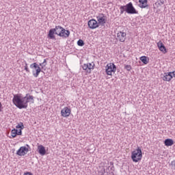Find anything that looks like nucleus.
<instances>
[{"instance_id": "1", "label": "nucleus", "mask_w": 175, "mask_h": 175, "mask_svg": "<svg viewBox=\"0 0 175 175\" xmlns=\"http://www.w3.org/2000/svg\"><path fill=\"white\" fill-rule=\"evenodd\" d=\"M12 102L18 109H27L28 103H35V98L29 94H27L25 97L14 94Z\"/></svg>"}, {"instance_id": "2", "label": "nucleus", "mask_w": 175, "mask_h": 175, "mask_svg": "<svg viewBox=\"0 0 175 175\" xmlns=\"http://www.w3.org/2000/svg\"><path fill=\"white\" fill-rule=\"evenodd\" d=\"M46 65H47V61L46 60V59H44L42 63H40L39 65L36 63L31 64L30 65V68L33 69L32 70L33 76L34 77H38L39 76V73L42 72V69H43V68H44ZM40 66L42 69L40 68Z\"/></svg>"}, {"instance_id": "3", "label": "nucleus", "mask_w": 175, "mask_h": 175, "mask_svg": "<svg viewBox=\"0 0 175 175\" xmlns=\"http://www.w3.org/2000/svg\"><path fill=\"white\" fill-rule=\"evenodd\" d=\"M120 14H124V12L128 14H137L138 12L136 10L132 2L127 3L126 5H121L120 7Z\"/></svg>"}, {"instance_id": "4", "label": "nucleus", "mask_w": 175, "mask_h": 175, "mask_svg": "<svg viewBox=\"0 0 175 175\" xmlns=\"http://www.w3.org/2000/svg\"><path fill=\"white\" fill-rule=\"evenodd\" d=\"M53 30H55V35L61 36L62 38H69V36L70 35V31L69 30H66L61 26H55V28H54Z\"/></svg>"}, {"instance_id": "5", "label": "nucleus", "mask_w": 175, "mask_h": 175, "mask_svg": "<svg viewBox=\"0 0 175 175\" xmlns=\"http://www.w3.org/2000/svg\"><path fill=\"white\" fill-rule=\"evenodd\" d=\"M143 154H142V149L138 147L135 150L133 151L131 153V159L133 162H137L138 161H142Z\"/></svg>"}, {"instance_id": "6", "label": "nucleus", "mask_w": 175, "mask_h": 175, "mask_svg": "<svg viewBox=\"0 0 175 175\" xmlns=\"http://www.w3.org/2000/svg\"><path fill=\"white\" fill-rule=\"evenodd\" d=\"M117 67L113 63H109L105 66V72L108 76H113V73H116Z\"/></svg>"}, {"instance_id": "7", "label": "nucleus", "mask_w": 175, "mask_h": 175, "mask_svg": "<svg viewBox=\"0 0 175 175\" xmlns=\"http://www.w3.org/2000/svg\"><path fill=\"white\" fill-rule=\"evenodd\" d=\"M96 20L98 26L101 25V27H105V24H106L107 21V16L104 14L100 13L96 16Z\"/></svg>"}, {"instance_id": "8", "label": "nucleus", "mask_w": 175, "mask_h": 175, "mask_svg": "<svg viewBox=\"0 0 175 175\" xmlns=\"http://www.w3.org/2000/svg\"><path fill=\"white\" fill-rule=\"evenodd\" d=\"M31 147L29 145L26 144V146H21L16 152V154L19 155V157H24V155H27Z\"/></svg>"}, {"instance_id": "9", "label": "nucleus", "mask_w": 175, "mask_h": 175, "mask_svg": "<svg viewBox=\"0 0 175 175\" xmlns=\"http://www.w3.org/2000/svg\"><path fill=\"white\" fill-rule=\"evenodd\" d=\"M95 68V64L94 62L92 63H87L82 65V68L83 70H85L87 73H91L92 70H94Z\"/></svg>"}, {"instance_id": "10", "label": "nucleus", "mask_w": 175, "mask_h": 175, "mask_svg": "<svg viewBox=\"0 0 175 175\" xmlns=\"http://www.w3.org/2000/svg\"><path fill=\"white\" fill-rule=\"evenodd\" d=\"M88 25L90 29H96V28H99L98 21L95 19H90L88 22Z\"/></svg>"}, {"instance_id": "11", "label": "nucleus", "mask_w": 175, "mask_h": 175, "mask_svg": "<svg viewBox=\"0 0 175 175\" xmlns=\"http://www.w3.org/2000/svg\"><path fill=\"white\" fill-rule=\"evenodd\" d=\"M117 40H119V42H125L126 40V33L124 31H118L117 33Z\"/></svg>"}, {"instance_id": "12", "label": "nucleus", "mask_w": 175, "mask_h": 175, "mask_svg": "<svg viewBox=\"0 0 175 175\" xmlns=\"http://www.w3.org/2000/svg\"><path fill=\"white\" fill-rule=\"evenodd\" d=\"M70 109H69L68 107H66L61 110L62 117H69V116H70Z\"/></svg>"}, {"instance_id": "13", "label": "nucleus", "mask_w": 175, "mask_h": 175, "mask_svg": "<svg viewBox=\"0 0 175 175\" xmlns=\"http://www.w3.org/2000/svg\"><path fill=\"white\" fill-rule=\"evenodd\" d=\"M157 44L159 50H160L161 53H163V54H166V53H167V51H166V47L165 46V45H163V43L159 41V42H157Z\"/></svg>"}, {"instance_id": "14", "label": "nucleus", "mask_w": 175, "mask_h": 175, "mask_svg": "<svg viewBox=\"0 0 175 175\" xmlns=\"http://www.w3.org/2000/svg\"><path fill=\"white\" fill-rule=\"evenodd\" d=\"M173 79V75L172 72H165L163 77V81H170Z\"/></svg>"}, {"instance_id": "15", "label": "nucleus", "mask_w": 175, "mask_h": 175, "mask_svg": "<svg viewBox=\"0 0 175 175\" xmlns=\"http://www.w3.org/2000/svg\"><path fill=\"white\" fill-rule=\"evenodd\" d=\"M139 3L138 4L139 8L141 9H146L148 8V4H147L148 0H139Z\"/></svg>"}, {"instance_id": "16", "label": "nucleus", "mask_w": 175, "mask_h": 175, "mask_svg": "<svg viewBox=\"0 0 175 175\" xmlns=\"http://www.w3.org/2000/svg\"><path fill=\"white\" fill-rule=\"evenodd\" d=\"M38 151L40 155H42V157L46 155V148H44L43 145H39L38 146Z\"/></svg>"}, {"instance_id": "17", "label": "nucleus", "mask_w": 175, "mask_h": 175, "mask_svg": "<svg viewBox=\"0 0 175 175\" xmlns=\"http://www.w3.org/2000/svg\"><path fill=\"white\" fill-rule=\"evenodd\" d=\"M164 144L167 147H170L174 144V141H173V139H166L164 141Z\"/></svg>"}, {"instance_id": "18", "label": "nucleus", "mask_w": 175, "mask_h": 175, "mask_svg": "<svg viewBox=\"0 0 175 175\" xmlns=\"http://www.w3.org/2000/svg\"><path fill=\"white\" fill-rule=\"evenodd\" d=\"M55 33V30H54V29H51L49 31L48 33V38H49V39H55V36H54V34Z\"/></svg>"}, {"instance_id": "19", "label": "nucleus", "mask_w": 175, "mask_h": 175, "mask_svg": "<svg viewBox=\"0 0 175 175\" xmlns=\"http://www.w3.org/2000/svg\"><path fill=\"white\" fill-rule=\"evenodd\" d=\"M140 61L144 64V65H147L148 64V57L146 56H142L139 58Z\"/></svg>"}, {"instance_id": "20", "label": "nucleus", "mask_w": 175, "mask_h": 175, "mask_svg": "<svg viewBox=\"0 0 175 175\" xmlns=\"http://www.w3.org/2000/svg\"><path fill=\"white\" fill-rule=\"evenodd\" d=\"M11 136L12 137H16L17 136V129H14L11 131Z\"/></svg>"}, {"instance_id": "21", "label": "nucleus", "mask_w": 175, "mask_h": 175, "mask_svg": "<svg viewBox=\"0 0 175 175\" xmlns=\"http://www.w3.org/2000/svg\"><path fill=\"white\" fill-rule=\"evenodd\" d=\"M16 129H24V124L23 122H19L16 126Z\"/></svg>"}, {"instance_id": "22", "label": "nucleus", "mask_w": 175, "mask_h": 175, "mask_svg": "<svg viewBox=\"0 0 175 175\" xmlns=\"http://www.w3.org/2000/svg\"><path fill=\"white\" fill-rule=\"evenodd\" d=\"M77 44H78V46L83 47V46H84V41H83V40H79L77 41Z\"/></svg>"}, {"instance_id": "23", "label": "nucleus", "mask_w": 175, "mask_h": 175, "mask_svg": "<svg viewBox=\"0 0 175 175\" xmlns=\"http://www.w3.org/2000/svg\"><path fill=\"white\" fill-rule=\"evenodd\" d=\"M124 69H126L128 70V72H129L131 70L132 66H131V65H125Z\"/></svg>"}, {"instance_id": "24", "label": "nucleus", "mask_w": 175, "mask_h": 175, "mask_svg": "<svg viewBox=\"0 0 175 175\" xmlns=\"http://www.w3.org/2000/svg\"><path fill=\"white\" fill-rule=\"evenodd\" d=\"M23 129H20L19 131L17 130L16 131V135H18V136H21L23 135V131H22Z\"/></svg>"}, {"instance_id": "25", "label": "nucleus", "mask_w": 175, "mask_h": 175, "mask_svg": "<svg viewBox=\"0 0 175 175\" xmlns=\"http://www.w3.org/2000/svg\"><path fill=\"white\" fill-rule=\"evenodd\" d=\"M163 3H165V1L163 0H159V6H162Z\"/></svg>"}, {"instance_id": "26", "label": "nucleus", "mask_w": 175, "mask_h": 175, "mask_svg": "<svg viewBox=\"0 0 175 175\" xmlns=\"http://www.w3.org/2000/svg\"><path fill=\"white\" fill-rule=\"evenodd\" d=\"M171 165H172V167H174V169L175 170V160H174L171 162Z\"/></svg>"}, {"instance_id": "27", "label": "nucleus", "mask_w": 175, "mask_h": 175, "mask_svg": "<svg viewBox=\"0 0 175 175\" xmlns=\"http://www.w3.org/2000/svg\"><path fill=\"white\" fill-rule=\"evenodd\" d=\"M25 70H26V72H29V68H28V66H27V64L25 67Z\"/></svg>"}, {"instance_id": "28", "label": "nucleus", "mask_w": 175, "mask_h": 175, "mask_svg": "<svg viewBox=\"0 0 175 175\" xmlns=\"http://www.w3.org/2000/svg\"><path fill=\"white\" fill-rule=\"evenodd\" d=\"M103 175H114V173L109 172V173L103 174Z\"/></svg>"}, {"instance_id": "29", "label": "nucleus", "mask_w": 175, "mask_h": 175, "mask_svg": "<svg viewBox=\"0 0 175 175\" xmlns=\"http://www.w3.org/2000/svg\"><path fill=\"white\" fill-rule=\"evenodd\" d=\"M170 73H172V77H175V71L170 72Z\"/></svg>"}, {"instance_id": "30", "label": "nucleus", "mask_w": 175, "mask_h": 175, "mask_svg": "<svg viewBox=\"0 0 175 175\" xmlns=\"http://www.w3.org/2000/svg\"><path fill=\"white\" fill-rule=\"evenodd\" d=\"M23 175H32L31 172H25Z\"/></svg>"}, {"instance_id": "31", "label": "nucleus", "mask_w": 175, "mask_h": 175, "mask_svg": "<svg viewBox=\"0 0 175 175\" xmlns=\"http://www.w3.org/2000/svg\"><path fill=\"white\" fill-rule=\"evenodd\" d=\"M0 111H2V103L0 102Z\"/></svg>"}]
</instances>
